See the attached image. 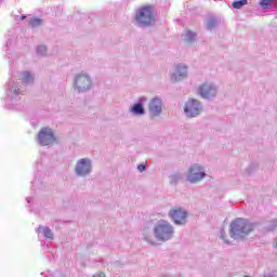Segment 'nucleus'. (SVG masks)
Returning <instances> with one entry per match:
<instances>
[{
  "mask_svg": "<svg viewBox=\"0 0 277 277\" xmlns=\"http://www.w3.org/2000/svg\"><path fill=\"white\" fill-rule=\"evenodd\" d=\"M137 170H138V172H145L146 171V164H144V163L138 164Z\"/></svg>",
  "mask_w": 277,
  "mask_h": 277,
  "instance_id": "nucleus-30",
  "label": "nucleus"
},
{
  "mask_svg": "<svg viewBox=\"0 0 277 277\" xmlns=\"http://www.w3.org/2000/svg\"><path fill=\"white\" fill-rule=\"evenodd\" d=\"M32 200H34V198H31V197H27V198H26V201H27L28 205H30V202H31Z\"/></svg>",
  "mask_w": 277,
  "mask_h": 277,
  "instance_id": "nucleus-31",
  "label": "nucleus"
},
{
  "mask_svg": "<svg viewBox=\"0 0 277 277\" xmlns=\"http://www.w3.org/2000/svg\"><path fill=\"white\" fill-rule=\"evenodd\" d=\"M277 228V220L271 222L269 225L266 226V230H276Z\"/></svg>",
  "mask_w": 277,
  "mask_h": 277,
  "instance_id": "nucleus-27",
  "label": "nucleus"
},
{
  "mask_svg": "<svg viewBox=\"0 0 277 277\" xmlns=\"http://www.w3.org/2000/svg\"><path fill=\"white\" fill-rule=\"evenodd\" d=\"M272 1L274 0H260V5L263 10H269L272 8Z\"/></svg>",
  "mask_w": 277,
  "mask_h": 277,
  "instance_id": "nucleus-24",
  "label": "nucleus"
},
{
  "mask_svg": "<svg viewBox=\"0 0 277 277\" xmlns=\"http://www.w3.org/2000/svg\"><path fill=\"white\" fill-rule=\"evenodd\" d=\"M217 84L213 82H205L198 88V94L205 101H215L217 98Z\"/></svg>",
  "mask_w": 277,
  "mask_h": 277,
  "instance_id": "nucleus-7",
  "label": "nucleus"
},
{
  "mask_svg": "<svg viewBox=\"0 0 277 277\" xmlns=\"http://www.w3.org/2000/svg\"><path fill=\"white\" fill-rule=\"evenodd\" d=\"M183 179V175L181 173H174L169 176V183L170 185H179V182Z\"/></svg>",
  "mask_w": 277,
  "mask_h": 277,
  "instance_id": "nucleus-20",
  "label": "nucleus"
},
{
  "mask_svg": "<svg viewBox=\"0 0 277 277\" xmlns=\"http://www.w3.org/2000/svg\"><path fill=\"white\" fill-rule=\"evenodd\" d=\"M37 235H43L45 239H53V229L50 228L49 226L40 225L39 227L36 228Z\"/></svg>",
  "mask_w": 277,
  "mask_h": 277,
  "instance_id": "nucleus-16",
  "label": "nucleus"
},
{
  "mask_svg": "<svg viewBox=\"0 0 277 277\" xmlns=\"http://www.w3.org/2000/svg\"><path fill=\"white\" fill-rule=\"evenodd\" d=\"M36 52H37V55H39L40 57H44V55H47V45H38L36 48Z\"/></svg>",
  "mask_w": 277,
  "mask_h": 277,
  "instance_id": "nucleus-23",
  "label": "nucleus"
},
{
  "mask_svg": "<svg viewBox=\"0 0 277 277\" xmlns=\"http://www.w3.org/2000/svg\"><path fill=\"white\" fill-rule=\"evenodd\" d=\"M187 65L177 64L174 67V71L170 74V80L172 83H179V81H183V79H187Z\"/></svg>",
  "mask_w": 277,
  "mask_h": 277,
  "instance_id": "nucleus-13",
  "label": "nucleus"
},
{
  "mask_svg": "<svg viewBox=\"0 0 277 277\" xmlns=\"http://www.w3.org/2000/svg\"><path fill=\"white\" fill-rule=\"evenodd\" d=\"M150 226H153V223H147L144 227H143V235H144V239L145 241H147V243H149L150 246H157V242L153 239H150L147 235L150 232Z\"/></svg>",
  "mask_w": 277,
  "mask_h": 277,
  "instance_id": "nucleus-17",
  "label": "nucleus"
},
{
  "mask_svg": "<svg viewBox=\"0 0 277 277\" xmlns=\"http://www.w3.org/2000/svg\"><path fill=\"white\" fill-rule=\"evenodd\" d=\"M93 277H105V274H104V273H101L100 275L93 276Z\"/></svg>",
  "mask_w": 277,
  "mask_h": 277,
  "instance_id": "nucleus-33",
  "label": "nucleus"
},
{
  "mask_svg": "<svg viewBox=\"0 0 277 277\" xmlns=\"http://www.w3.org/2000/svg\"><path fill=\"white\" fill-rule=\"evenodd\" d=\"M13 45H14V39L9 38V39L6 40L5 48H4V51H5L6 55H10V54L8 53V51H10V49H12Z\"/></svg>",
  "mask_w": 277,
  "mask_h": 277,
  "instance_id": "nucleus-25",
  "label": "nucleus"
},
{
  "mask_svg": "<svg viewBox=\"0 0 277 277\" xmlns=\"http://www.w3.org/2000/svg\"><path fill=\"white\" fill-rule=\"evenodd\" d=\"M19 19H22V21L27 19V15H22V16L19 17Z\"/></svg>",
  "mask_w": 277,
  "mask_h": 277,
  "instance_id": "nucleus-32",
  "label": "nucleus"
},
{
  "mask_svg": "<svg viewBox=\"0 0 277 277\" xmlns=\"http://www.w3.org/2000/svg\"><path fill=\"white\" fill-rule=\"evenodd\" d=\"M254 228H256V223L248 221V219L238 217L229 225V236L232 239L239 241L246 239L250 233H253Z\"/></svg>",
  "mask_w": 277,
  "mask_h": 277,
  "instance_id": "nucleus-2",
  "label": "nucleus"
},
{
  "mask_svg": "<svg viewBox=\"0 0 277 277\" xmlns=\"http://www.w3.org/2000/svg\"><path fill=\"white\" fill-rule=\"evenodd\" d=\"M194 40H196V32L187 30L186 34L184 35V41L194 42Z\"/></svg>",
  "mask_w": 277,
  "mask_h": 277,
  "instance_id": "nucleus-22",
  "label": "nucleus"
},
{
  "mask_svg": "<svg viewBox=\"0 0 277 277\" xmlns=\"http://www.w3.org/2000/svg\"><path fill=\"white\" fill-rule=\"evenodd\" d=\"M256 168H259V163H256V162L249 164V167L247 169L248 174H252V172H254V170H256Z\"/></svg>",
  "mask_w": 277,
  "mask_h": 277,
  "instance_id": "nucleus-26",
  "label": "nucleus"
},
{
  "mask_svg": "<svg viewBox=\"0 0 277 277\" xmlns=\"http://www.w3.org/2000/svg\"><path fill=\"white\" fill-rule=\"evenodd\" d=\"M221 239L224 241V243H226L227 246H230V241H228V240L226 239L224 229L221 230Z\"/></svg>",
  "mask_w": 277,
  "mask_h": 277,
  "instance_id": "nucleus-29",
  "label": "nucleus"
},
{
  "mask_svg": "<svg viewBox=\"0 0 277 277\" xmlns=\"http://www.w3.org/2000/svg\"><path fill=\"white\" fill-rule=\"evenodd\" d=\"M19 79L22 80V83H24V85H34V81L36 79V74H34V71H22L19 74Z\"/></svg>",
  "mask_w": 277,
  "mask_h": 277,
  "instance_id": "nucleus-15",
  "label": "nucleus"
},
{
  "mask_svg": "<svg viewBox=\"0 0 277 277\" xmlns=\"http://www.w3.org/2000/svg\"><path fill=\"white\" fill-rule=\"evenodd\" d=\"M148 111L150 118H159L163 114V100L159 96H156L149 101Z\"/></svg>",
  "mask_w": 277,
  "mask_h": 277,
  "instance_id": "nucleus-12",
  "label": "nucleus"
},
{
  "mask_svg": "<svg viewBox=\"0 0 277 277\" xmlns=\"http://www.w3.org/2000/svg\"><path fill=\"white\" fill-rule=\"evenodd\" d=\"M245 277H250V276H245Z\"/></svg>",
  "mask_w": 277,
  "mask_h": 277,
  "instance_id": "nucleus-37",
  "label": "nucleus"
},
{
  "mask_svg": "<svg viewBox=\"0 0 277 277\" xmlns=\"http://www.w3.org/2000/svg\"><path fill=\"white\" fill-rule=\"evenodd\" d=\"M135 22L138 27H150L155 23V14L151 6H143L137 10L135 15Z\"/></svg>",
  "mask_w": 277,
  "mask_h": 277,
  "instance_id": "nucleus-4",
  "label": "nucleus"
},
{
  "mask_svg": "<svg viewBox=\"0 0 277 277\" xmlns=\"http://www.w3.org/2000/svg\"><path fill=\"white\" fill-rule=\"evenodd\" d=\"M38 187V189H42V185H40V186H37Z\"/></svg>",
  "mask_w": 277,
  "mask_h": 277,
  "instance_id": "nucleus-36",
  "label": "nucleus"
},
{
  "mask_svg": "<svg viewBox=\"0 0 277 277\" xmlns=\"http://www.w3.org/2000/svg\"><path fill=\"white\" fill-rule=\"evenodd\" d=\"M74 88L77 92H88L92 88V78L88 74H79L74 80Z\"/></svg>",
  "mask_w": 277,
  "mask_h": 277,
  "instance_id": "nucleus-11",
  "label": "nucleus"
},
{
  "mask_svg": "<svg viewBox=\"0 0 277 277\" xmlns=\"http://www.w3.org/2000/svg\"><path fill=\"white\" fill-rule=\"evenodd\" d=\"M5 94V109H11L12 111H23L25 109V105L21 102V96L25 94V88L21 85V82L10 80L6 83Z\"/></svg>",
  "mask_w": 277,
  "mask_h": 277,
  "instance_id": "nucleus-1",
  "label": "nucleus"
},
{
  "mask_svg": "<svg viewBox=\"0 0 277 277\" xmlns=\"http://www.w3.org/2000/svg\"><path fill=\"white\" fill-rule=\"evenodd\" d=\"M202 103L196 98H188L184 106L186 118H198L203 111Z\"/></svg>",
  "mask_w": 277,
  "mask_h": 277,
  "instance_id": "nucleus-6",
  "label": "nucleus"
},
{
  "mask_svg": "<svg viewBox=\"0 0 277 277\" xmlns=\"http://www.w3.org/2000/svg\"><path fill=\"white\" fill-rule=\"evenodd\" d=\"M243 5H248V0H235L232 3V8H234V10H241Z\"/></svg>",
  "mask_w": 277,
  "mask_h": 277,
  "instance_id": "nucleus-21",
  "label": "nucleus"
},
{
  "mask_svg": "<svg viewBox=\"0 0 277 277\" xmlns=\"http://www.w3.org/2000/svg\"><path fill=\"white\" fill-rule=\"evenodd\" d=\"M26 21L32 28L40 27V25H42V19L39 17H28Z\"/></svg>",
  "mask_w": 277,
  "mask_h": 277,
  "instance_id": "nucleus-19",
  "label": "nucleus"
},
{
  "mask_svg": "<svg viewBox=\"0 0 277 277\" xmlns=\"http://www.w3.org/2000/svg\"><path fill=\"white\" fill-rule=\"evenodd\" d=\"M206 27L209 31H213L215 27H217V18L215 17H209L206 23Z\"/></svg>",
  "mask_w": 277,
  "mask_h": 277,
  "instance_id": "nucleus-18",
  "label": "nucleus"
},
{
  "mask_svg": "<svg viewBox=\"0 0 277 277\" xmlns=\"http://www.w3.org/2000/svg\"><path fill=\"white\" fill-rule=\"evenodd\" d=\"M55 141V133L51 128H42L37 135V144L39 146H53Z\"/></svg>",
  "mask_w": 277,
  "mask_h": 277,
  "instance_id": "nucleus-10",
  "label": "nucleus"
},
{
  "mask_svg": "<svg viewBox=\"0 0 277 277\" xmlns=\"http://www.w3.org/2000/svg\"><path fill=\"white\" fill-rule=\"evenodd\" d=\"M274 248H277V237L275 238V245Z\"/></svg>",
  "mask_w": 277,
  "mask_h": 277,
  "instance_id": "nucleus-35",
  "label": "nucleus"
},
{
  "mask_svg": "<svg viewBox=\"0 0 277 277\" xmlns=\"http://www.w3.org/2000/svg\"><path fill=\"white\" fill-rule=\"evenodd\" d=\"M203 179H207V170L205 167L198 163L189 167L188 173L186 174V181L190 183V185H196Z\"/></svg>",
  "mask_w": 277,
  "mask_h": 277,
  "instance_id": "nucleus-5",
  "label": "nucleus"
},
{
  "mask_svg": "<svg viewBox=\"0 0 277 277\" xmlns=\"http://www.w3.org/2000/svg\"><path fill=\"white\" fill-rule=\"evenodd\" d=\"M36 185H38V181L35 180V182H32V187H36Z\"/></svg>",
  "mask_w": 277,
  "mask_h": 277,
  "instance_id": "nucleus-34",
  "label": "nucleus"
},
{
  "mask_svg": "<svg viewBox=\"0 0 277 277\" xmlns=\"http://www.w3.org/2000/svg\"><path fill=\"white\" fill-rule=\"evenodd\" d=\"M146 101V96L140 97L137 102L129 108L130 114H132V116H146V109L144 108Z\"/></svg>",
  "mask_w": 277,
  "mask_h": 277,
  "instance_id": "nucleus-14",
  "label": "nucleus"
},
{
  "mask_svg": "<svg viewBox=\"0 0 277 277\" xmlns=\"http://www.w3.org/2000/svg\"><path fill=\"white\" fill-rule=\"evenodd\" d=\"M153 233L157 241H170L174 237V225L166 220H160L154 225Z\"/></svg>",
  "mask_w": 277,
  "mask_h": 277,
  "instance_id": "nucleus-3",
  "label": "nucleus"
},
{
  "mask_svg": "<svg viewBox=\"0 0 277 277\" xmlns=\"http://www.w3.org/2000/svg\"><path fill=\"white\" fill-rule=\"evenodd\" d=\"M262 277H277V271H271V272L264 273Z\"/></svg>",
  "mask_w": 277,
  "mask_h": 277,
  "instance_id": "nucleus-28",
  "label": "nucleus"
},
{
  "mask_svg": "<svg viewBox=\"0 0 277 277\" xmlns=\"http://www.w3.org/2000/svg\"><path fill=\"white\" fill-rule=\"evenodd\" d=\"M92 159L90 158H80L77 160L74 172L76 176H80L85 179V176H90L92 174Z\"/></svg>",
  "mask_w": 277,
  "mask_h": 277,
  "instance_id": "nucleus-8",
  "label": "nucleus"
},
{
  "mask_svg": "<svg viewBox=\"0 0 277 277\" xmlns=\"http://www.w3.org/2000/svg\"><path fill=\"white\" fill-rule=\"evenodd\" d=\"M168 215L175 226H185L187 217H189V213L183 208H173L169 211Z\"/></svg>",
  "mask_w": 277,
  "mask_h": 277,
  "instance_id": "nucleus-9",
  "label": "nucleus"
}]
</instances>
